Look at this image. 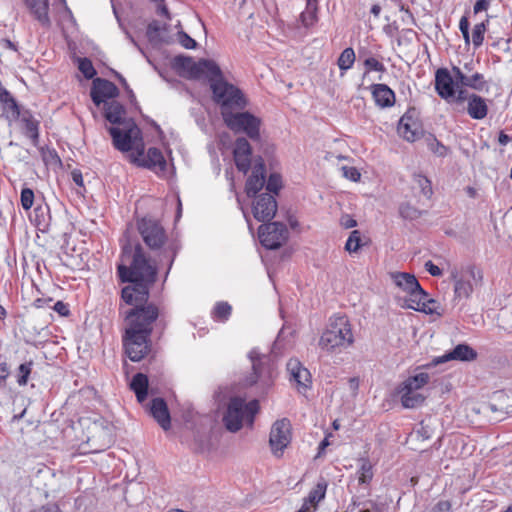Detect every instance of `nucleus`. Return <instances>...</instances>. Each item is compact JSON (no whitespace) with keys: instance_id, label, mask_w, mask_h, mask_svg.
Segmentation results:
<instances>
[{"instance_id":"052dcab7","label":"nucleus","mask_w":512,"mask_h":512,"mask_svg":"<svg viewBox=\"0 0 512 512\" xmlns=\"http://www.w3.org/2000/svg\"><path fill=\"white\" fill-rule=\"evenodd\" d=\"M31 512H60L56 505H46L40 508L34 509Z\"/></svg>"},{"instance_id":"ea45409f","label":"nucleus","mask_w":512,"mask_h":512,"mask_svg":"<svg viewBox=\"0 0 512 512\" xmlns=\"http://www.w3.org/2000/svg\"><path fill=\"white\" fill-rule=\"evenodd\" d=\"M31 368H32V362H27V363H23L19 366L18 368V379H17V383L20 385V386H24L27 384V381H28V377L31 373Z\"/></svg>"},{"instance_id":"13d9d810","label":"nucleus","mask_w":512,"mask_h":512,"mask_svg":"<svg viewBox=\"0 0 512 512\" xmlns=\"http://www.w3.org/2000/svg\"><path fill=\"white\" fill-rule=\"evenodd\" d=\"M425 269L432 275V276H441L442 270L435 265L432 261H427L425 263Z\"/></svg>"},{"instance_id":"1a4fd4ad","label":"nucleus","mask_w":512,"mask_h":512,"mask_svg":"<svg viewBox=\"0 0 512 512\" xmlns=\"http://www.w3.org/2000/svg\"><path fill=\"white\" fill-rule=\"evenodd\" d=\"M292 439V426L287 418L275 421L270 430L269 444L274 456L282 457Z\"/></svg>"},{"instance_id":"6ab92c4d","label":"nucleus","mask_w":512,"mask_h":512,"mask_svg":"<svg viewBox=\"0 0 512 512\" xmlns=\"http://www.w3.org/2000/svg\"><path fill=\"white\" fill-rule=\"evenodd\" d=\"M233 155L237 169L247 173L251 165V146L245 138L236 140Z\"/></svg>"},{"instance_id":"2eb2a0df","label":"nucleus","mask_w":512,"mask_h":512,"mask_svg":"<svg viewBox=\"0 0 512 512\" xmlns=\"http://www.w3.org/2000/svg\"><path fill=\"white\" fill-rule=\"evenodd\" d=\"M277 212V202L273 194L261 193L254 196L252 214L260 222L270 221Z\"/></svg>"},{"instance_id":"4be33fe9","label":"nucleus","mask_w":512,"mask_h":512,"mask_svg":"<svg viewBox=\"0 0 512 512\" xmlns=\"http://www.w3.org/2000/svg\"><path fill=\"white\" fill-rule=\"evenodd\" d=\"M372 97L380 108H390L395 104V93L386 84L371 85Z\"/></svg>"},{"instance_id":"7c9ffc66","label":"nucleus","mask_w":512,"mask_h":512,"mask_svg":"<svg viewBox=\"0 0 512 512\" xmlns=\"http://www.w3.org/2000/svg\"><path fill=\"white\" fill-rule=\"evenodd\" d=\"M21 121L24 124V133L35 144L38 140V127L39 122L28 112L21 116Z\"/></svg>"},{"instance_id":"5701e85b","label":"nucleus","mask_w":512,"mask_h":512,"mask_svg":"<svg viewBox=\"0 0 512 512\" xmlns=\"http://www.w3.org/2000/svg\"><path fill=\"white\" fill-rule=\"evenodd\" d=\"M150 413L164 430L170 428V415L163 399L155 398L152 400Z\"/></svg>"},{"instance_id":"f8f14e48","label":"nucleus","mask_w":512,"mask_h":512,"mask_svg":"<svg viewBox=\"0 0 512 512\" xmlns=\"http://www.w3.org/2000/svg\"><path fill=\"white\" fill-rule=\"evenodd\" d=\"M454 279V300L460 301L471 296L474 286L481 283L482 274L474 267H468L455 275Z\"/></svg>"},{"instance_id":"c756f323","label":"nucleus","mask_w":512,"mask_h":512,"mask_svg":"<svg viewBox=\"0 0 512 512\" xmlns=\"http://www.w3.org/2000/svg\"><path fill=\"white\" fill-rule=\"evenodd\" d=\"M131 389L135 392L137 400L142 403L147 397L148 378L142 373H137L130 384Z\"/></svg>"},{"instance_id":"e433bc0d","label":"nucleus","mask_w":512,"mask_h":512,"mask_svg":"<svg viewBox=\"0 0 512 512\" xmlns=\"http://www.w3.org/2000/svg\"><path fill=\"white\" fill-rule=\"evenodd\" d=\"M361 245V233L358 230H354L350 233L345 243V250L349 253H355L359 250Z\"/></svg>"},{"instance_id":"f704fd0d","label":"nucleus","mask_w":512,"mask_h":512,"mask_svg":"<svg viewBox=\"0 0 512 512\" xmlns=\"http://www.w3.org/2000/svg\"><path fill=\"white\" fill-rule=\"evenodd\" d=\"M355 62V52L352 48H346L340 54L337 64L341 71H347Z\"/></svg>"},{"instance_id":"4468645a","label":"nucleus","mask_w":512,"mask_h":512,"mask_svg":"<svg viewBox=\"0 0 512 512\" xmlns=\"http://www.w3.org/2000/svg\"><path fill=\"white\" fill-rule=\"evenodd\" d=\"M138 231L150 249H159L166 241V233L163 227L150 218H142L137 223Z\"/></svg>"},{"instance_id":"aec40b11","label":"nucleus","mask_w":512,"mask_h":512,"mask_svg":"<svg viewBox=\"0 0 512 512\" xmlns=\"http://www.w3.org/2000/svg\"><path fill=\"white\" fill-rule=\"evenodd\" d=\"M477 357V352L467 344H458L453 350L445 353L443 356L434 359V364L444 363L450 360L473 361Z\"/></svg>"},{"instance_id":"7ed1b4c3","label":"nucleus","mask_w":512,"mask_h":512,"mask_svg":"<svg viewBox=\"0 0 512 512\" xmlns=\"http://www.w3.org/2000/svg\"><path fill=\"white\" fill-rule=\"evenodd\" d=\"M391 279L396 287L395 300L400 307L425 314L436 312L435 300L429 298L413 274L394 272Z\"/></svg>"},{"instance_id":"a18cd8bd","label":"nucleus","mask_w":512,"mask_h":512,"mask_svg":"<svg viewBox=\"0 0 512 512\" xmlns=\"http://www.w3.org/2000/svg\"><path fill=\"white\" fill-rule=\"evenodd\" d=\"M249 358L252 362L254 374L258 377L261 373L262 355L257 349H252L249 352Z\"/></svg>"},{"instance_id":"bb28decb","label":"nucleus","mask_w":512,"mask_h":512,"mask_svg":"<svg viewBox=\"0 0 512 512\" xmlns=\"http://www.w3.org/2000/svg\"><path fill=\"white\" fill-rule=\"evenodd\" d=\"M24 2L39 22L43 25H48L50 23L48 16V0H24Z\"/></svg>"},{"instance_id":"de8ad7c7","label":"nucleus","mask_w":512,"mask_h":512,"mask_svg":"<svg viewBox=\"0 0 512 512\" xmlns=\"http://www.w3.org/2000/svg\"><path fill=\"white\" fill-rule=\"evenodd\" d=\"M177 40L186 49H194L197 46L196 41L181 30L177 33Z\"/></svg>"},{"instance_id":"c9c22d12","label":"nucleus","mask_w":512,"mask_h":512,"mask_svg":"<svg viewBox=\"0 0 512 512\" xmlns=\"http://www.w3.org/2000/svg\"><path fill=\"white\" fill-rule=\"evenodd\" d=\"M489 22V16H487L486 21L476 24L472 31V43L475 47H480L484 41V35L486 32V26Z\"/></svg>"},{"instance_id":"79ce46f5","label":"nucleus","mask_w":512,"mask_h":512,"mask_svg":"<svg viewBox=\"0 0 512 512\" xmlns=\"http://www.w3.org/2000/svg\"><path fill=\"white\" fill-rule=\"evenodd\" d=\"M415 182L425 197L429 198L432 195V187L428 178L423 175H416Z\"/></svg>"},{"instance_id":"9b49d317","label":"nucleus","mask_w":512,"mask_h":512,"mask_svg":"<svg viewBox=\"0 0 512 512\" xmlns=\"http://www.w3.org/2000/svg\"><path fill=\"white\" fill-rule=\"evenodd\" d=\"M128 157L132 163L138 166L153 170L162 176L166 175L167 163L163 154L157 148H149L148 151L145 152L143 145L140 151L134 152V154H128Z\"/></svg>"},{"instance_id":"e2e57ef3","label":"nucleus","mask_w":512,"mask_h":512,"mask_svg":"<svg viewBox=\"0 0 512 512\" xmlns=\"http://www.w3.org/2000/svg\"><path fill=\"white\" fill-rule=\"evenodd\" d=\"M329 445L330 443L328 440V436H326L319 444L317 457H320L324 450L326 449V447H328Z\"/></svg>"},{"instance_id":"72a5a7b5","label":"nucleus","mask_w":512,"mask_h":512,"mask_svg":"<svg viewBox=\"0 0 512 512\" xmlns=\"http://www.w3.org/2000/svg\"><path fill=\"white\" fill-rule=\"evenodd\" d=\"M301 22L305 27H311L317 22L316 0H308L306 9L301 13Z\"/></svg>"},{"instance_id":"c85d7f7f","label":"nucleus","mask_w":512,"mask_h":512,"mask_svg":"<svg viewBox=\"0 0 512 512\" xmlns=\"http://www.w3.org/2000/svg\"><path fill=\"white\" fill-rule=\"evenodd\" d=\"M125 109L124 107L117 101H111L105 106V117L106 119L113 123L123 125L126 121H124Z\"/></svg>"},{"instance_id":"09e8293b","label":"nucleus","mask_w":512,"mask_h":512,"mask_svg":"<svg viewBox=\"0 0 512 512\" xmlns=\"http://www.w3.org/2000/svg\"><path fill=\"white\" fill-rule=\"evenodd\" d=\"M342 175L351 181L358 182L361 178V173L359 170L352 166H342L341 167Z\"/></svg>"},{"instance_id":"423d86ee","label":"nucleus","mask_w":512,"mask_h":512,"mask_svg":"<svg viewBox=\"0 0 512 512\" xmlns=\"http://www.w3.org/2000/svg\"><path fill=\"white\" fill-rule=\"evenodd\" d=\"M429 380L428 373L420 372L408 377L397 387L396 395L400 398L404 408L412 409L424 403L426 395L422 390Z\"/></svg>"},{"instance_id":"a878e982","label":"nucleus","mask_w":512,"mask_h":512,"mask_svg":"<svg viewBox=\"0 0 512 512\" xmlns=\"http://www.w3.org/2000/svg\"><path fill=\"white\" fill-rule=\"evenodd\" d=\"M91 436L87 437V442L100 443V447L108 446L111 442L110 431L104 427L102 421H94L89 427Z\"/></svg>"},{"instance_id":"864d4df0","label":"nucleus","mask_w":512,"mask_h":512,"mask_svg":"<svg viewBox=\"0 0 512 512\" xmlns=\"http://www.w3.org/2000/svg\"><path fill=\"white\" fill-rule=\"evenodd\" d=\"M150 1L156 5V12L158 15H161L168 20L171 19V15H170V12L165 4V0H150Z\"/></svg>"},{"instance_id":"5fc2aeb1","label":"nucleus","mask_w":512,"mask_h":512,"mask_svg":"<svg viewBox=\"0 0 512 512\" xmlns=\"http://www.w3.org/2000/svg\"><path fill=\"white\" fill-rule=\"evenodd\" d=\"M492 1L493 0H477L473 7L474 13L478 14L480 12L487 11Z\"/></svg>"},{"instance_id":"0eeeda50","label":"nucleus","mask_w":512,"mask_h":512,"mask_svg":"<svg viewBox=\"0 0 512 512\" xmlns=\"http://www.w3.org/2000/svg\"><path fill=\"white\" fill-rule=\"evenodd\" d=\"M109 132L113 145L121 152L134 154V152L140 151L143 146L141 130L132 121H127L119 127H110Z\"/></svg>"},{"instance_id":"338daca9","label":"nucleus","mask_w":512,"mask_h":512,"mask_svg":"<svg viewBox=\"0 0 512 512\" xmlns=\"http://www.w3.org/2000/svg\"><path fill=\"white\" fill-rule=\"evenodd\" d=\"M55 310H57L62 315H66L68 313V310L62 302H57L55 304Z\"/></svg>"},{"instance_id":"412c9836","label":"nucleus","mask_w":512,"mask_h":512,"mask_svg":"<svg viewBox=\"0 0 512 512\" xmlns=\"http://www.w3.org/2000/svg\"><path fill=\"white\" fill-rule=\"evenodd\" d=\"M464 101H467V113L472 119L482 120L487 116L488 105L483 97L477 94L464 95Z\"/></svg>"},{"instance_id":"37998d69","label":"nucleus","mask_w":512,"mask_h":512,"mask_svg":"<svg viewBox=\"0 0 512 512\" xmlns=\"http://www.w3.org/2000/svg\"><path fill=\"white\" fill-rule=\"evenodd\" d=\"M21 205L24 210H29L34 203V192L30 188H23L20 197Z\"/></svg>"},{"instance_id":"3c124183","label":"nucleus","mask_w":512,"mask_h":512,"mask_svg":"<svg viewBox=\"0 0 512 512\" xmlns=\"http://www.w3.org/2000/svg\"><path fill=\"white\" fill-rule=\"evenodd\" d=\"M364 65L367 68V72H370V71L384 72L385 71L384 65L374 57L367 58L364 61Z\"/></svg>"},{"instance_id":"69168bd1","label":"nucleus","mask_w":512,"mask_h":512,"mask_svg":"<svg viewBox=\"0 0 512 512\" xmlns=\"http://www.w3.org/2000/svg\"><path fill=\"white\" fill-rule=\"evenodd\" d=\"M72 178H73V181L77 185H79V186L83 185V178H82V174L80 172L73 171L72 172Z\"/></svg>"},{"instance_id":"473e14b6","label":"nucleus","mask_w":512,"mask_h":512,"mask_svg":"<svg viewBox=\"0 0 512 512\" xmlns=\"http://www.w3.org/2000/svg\"><path fill=\"white\" fill-rule=\"evenodd\" d=\"M166 30V25H162L160 22L153 20L147 27V37L150 42L159 43L166 41L163 32Z\"/></svg>"},{"instance_id":"39448f33","label":"nucleus","mask_w":512,"mask_h":512,"mask_svg":"<svg viewBox=\"0 0 512 512\" xmlns=\"http://www.w3.org/2000/svg\"><path fill=\"white\" fill-rule=\"evenodd\" d=\"M258 410L257 400L246 403L239 397L232 398L223 417L225 427L231 432H236L245 424L251 426Z\"/></svg>"},{"instance_id":"6e6d98bb","label":"nucleus","mask_w":512,"mask_h":512,"mask_svg":"<svg viewBox=\"0 0 512 512\" xmlns=\"http://www.w3.org/2000/svg\"><path fill=\"white\" fill-rule=\"evenodd\" d=\"M430 149L438 156H444L447 153V148L436 140L430 144Z\"/></svg>"},{"instance_id":"f257e3e1","label":"nucleus","mask_w":512,"mask_h":512,"mask_svg":"<svg viewBox=\"0 0 512 512\" xmlns=\"http://www.w3.org/2000/svg\"><path fill=\"white\" fill-rule=\"evenodd\" d=\"M118 275L122 282L132 283L122 289L121 295L127 305L134 306L125 312L127 327L123 345L129 359L138 362L150 351L152 324L159 316L156 306H143L148 299L149 285L155 281L156 267L146 259L140 246L133 253L130 246H124Z\"/></svg>"},{"instance_id":"393cba45","label":"nucleus","mask_w":512,"mask_h":512,"mask_svg":"<svg viewBox=\"0 0 512 512\" xmlns=\"http://www.w3.org/2000/svg\"><path fill=\"white\" fill-rule=\"evenodd\" d=\"M0 103L2 104L3 114L10 120H16L20 117V110L12 95L2 86H0Z\"/></svg>"},{"instance_id":"dca6fc26","label":"nucleus","mask_w":512,"mask_h":512,"mask_svg":"<svg viewBox=\"0 0 512 512\" xmlns=\"http://www.w3.org/2000/svg\"><path fill=\"white\" fill-rule=\"evenodd\" d=\"M118 95V88L114 83L96 78L92 83L91 98L96 106L105 102L107 99H112Z\"/></svg>"},{"instance_id":"58836bf2","label":"nucleus","mask_w":512,"mask_h":512,"mask_svg":"<svg viewBox=\"0 0 512 512\" xmlns=\"http://www.w3.org/2000/svg\"><path fill=\"white\" fill-rule=\"evenodd\" d=\"M282 187L281 176L277 173H272L267 181L266 188L270 194H277Z\"/></svg>"},{"instance_id":"0e129e2a","label":"nucleus","mask_w":512,"mask_h":512,"mask_svg":"<svg viewBox=\"0 0 512 512\" xmlns=\"http://www.w3.org/2000/svg\"><path fill=\"white\" fill-rule=\"evenodd\" d=\"M9 375V369L6 363L0 365V379L5 380Z\"/></svg>"},{"instance_id":"a211bd4d","label":"nucleus","mask_w":512,"mask_h":512,"mask_svg":"<svg viewBox=\"0 0 512 512\" xmlns=\"http://www.w3.org/2000/svg\"><path fill=\"white\" fill-rule=\"evenodd\" d=\"M265 184V166L262 159L255 162L252 174L246 181L245 191L248 197L257 196L256 194Z\"/></svg>"},{"instance_id":"a19ab883","label":"nucleus","mask_w":512,"mask_h":512,"mask_svg":"<svg viewBox=\"0 0 512 512\" xmlns=\"http://www.w3.org/2000/svg\"><path fill=\"white\" fill-rule=\"evenodd\" d=\"M451 74H452L453 78L455 79V85H456V88H458V91L462 90V87H467L469 76H466L459 67L454 66L452 68Z\"/></svg>"},{"instance_id":"bf43d9fd","label":"nucleus","mask_w":512,"mask_h":512,"mask_svg":"<svg viewBox=\"0 0 512 512\" xmlns=\"http://www.w3.org/2000/svg\"><path fill=\"white\" fill-rule=\"evenodd\" d=\"M341 225L346 228V229H349V228H353L357 225V222L356 220H354L351 216L349 215H344L341 217Z\"/></svg>"},{"instance_id":"774afa93","label":"nucleus","mask_w":512,"mask_h":512,"mask_svg":"<svg viewBox=\"0 0 512 512\" xmlns=\"http://www.w3.org/2000/svg\"><path fill=\"white\" fill-rule=\"evenodd\" d=\"M510 142V137L506 135L505 133L501 132L499 135V143L501 145H506Z\"/></svg>"},{"instance_id":"9d476101","label":"nucleus","mask_w":512,"mask_h":512,"mask_svg":"<svg viewBox=\"0 0 512 512\" xmlns=\"http://www.w3.org/2000/svg\"><path fill=\"white\" fill-rule=\"evenodd\" d=\"M435 90L438 95L448 103L464 101V91L456 88L455 79L445 68L438 69L435 74Z\"/></svg>"},{"instance_id":"6e6552de","label":"nucleus","mask_w":512,"mask_h":512,"mask_svg":"<svg viewBox=\"0 0 512 512\" xmlns=\"http://www.w3.org/2000/svg\"><path fill=\"white\" fill-rule=\"evenodd\" d=\"M225 124L235 132H244L251 139L259 138L260 119L249 112H225Z\"/></svg>"},{"instance_id":"2f4dec72","label":"nucleus","mask_w":512,"mask_h":512,"mask_svg":"<svg viewBox=\"0 0 512 512\" xmlns=\"http://www.w3.org/2000/svg\"><path fill=\"white\" fill-rule=\"evenodd\" d=\"M357 479L359 484H369L373 478V466L366 458L359 460V468L357 470Z\"/></svg>"},{"instance_id":"20e7f679","label":"nucleus","mask_w":512,"mask_h":512,"mask_svg":"<svg viewBox=\"0 0 512 512\" xmlns=\"http://www.w3.org/2000/svg\"><path fill=\"white\" fill-rule=\"evenodd\" d=\"M354 334L346 316H333L320 336L319 347L327 352L338 353L351 347Z\"/></svg>"},{"instance_id":"603ef678","label":"nucleus","mask_w":512,"mask_h":512,"mask_svg":"<svg viewBox=\"0 0 512 512\" xmlns=\"http://www.w3.org/2000/svg\"><path fill=\"white\" fill-rule=\"evenodd\" d=\"M469 26L468 18L466 16H462L459 22V29L466 44L470 42Z\"/></svg>"},{"instance_id":"f3484780","label":"nucleus","mask_w":512,"mask_h":512,"mask_svg":"<svg viewBox=\"0 0 512 512\" xmlns=\"http://www.w3.org/2000/svg\"><path fill=\"white\" fill-rule=\"evenodd\" d=\"M287 371L290 375V380L296 383L298 391L304 393L311 383V374L308 369L299 360L290 359L287 363Z\"/></svg>"},{"instance_id":"4d7b16f0","label":"nucleus","mask_w":512,"mask_h":512,"mask_svg":"<svg viewBox=\"0 0 512 512\" xmlns=\"http://www.w3.org/2000/svg\"><path fill=\"white\" fill-rule=\"evenodd\" d=\"M451 504L448 501H440L433 508L431 512H450Z\"/></svg>"},{"instance_id":"b1692460","label":"nucleus","mask_w":512,"mask_h":512,"mask_svg":"<svg viewBox=\"0 0 512 512\" xmlns=\"http://www.w3.org/2000/svg\"><path fill=\"white\" fill-rule=\"evenodd\" d=\"M327 486V482L324 479L319 480L315 487L309 492L302 507L306 506L308 511L314 512L317 509L318 503L325 498Z\"/></svg>"},{"instance_id":"cd10ccee","label":"nucleus","mask_w":512,"mask_h":512,"mask_svg":"<svg viewBox=\"0 0 512 512\" xmlns=\"http://www.w3.org/2000/svg\"><path fill=\"white\" fill-rule=\"evenodd\" d=\"M399 134L407 141H415L419 136V129L416 122L405 114L401 117L398 125Z\"/></svg>"},{"instance_id":"8fccbe9b","label":"nucleus","mask_w":512,"mask_h":512,"mask_svg":"<svg viewBox=\"0 0 512 512\" xmlns=\"http://www.w3.org/2000/svg\"><path fill=\"white\" fill-rule=\"evenodd\" d=\"M399 212L405 219H415L419 216V211L409 204H402L399 208Z\"/></svg>"},{"instance_id":"c03bdc74","label":"nucleus","mask_w":512,"mask_h":512,"mask_svg":"<svg viewBox=\"0 0 512 512\" xmlns=\"http://www.w3.org/2000/svg\"><path fill=\"white\" fill-rule=\"evenodd\" d=\"M78 68L87 79L93 78L94 75L96 74V71L92 65V62L87 58H83V59L79 60Z\"/></svg>"},{"instance_id":"49530a36","label":"nucleus","mask_w":512,"mask_h":512,"mask_svg":"<svg viewBox=\"0 0 512 512\" xmlns=\"http://www.w3.org/2000/svg\"><path fill=\"white\" fill-rule=\"evenodd\" d=\"M468 83L467 87L475 89V90H482L485 86L484 77L480 73H474L473 75L468 77Z\"/></svg>"},{"instance_id":"680f3d73","label":"nucleus","mask_w":512,"mask_h":512,"mask_svg":"<svg viewBox=\"0 0 512 512\" xmlns=\"http://www.w3.org/2000/svg\"><path fill=\"white\" fill-rule=\"evenodd\" d=\"M348 385L353 395H356L359 388V379L358 378H350L348 381Z\"/></svg>"},{"instance_id":"4c0bfd02","label":"nucleus","mask_w":512,"mask_h":512,"mask_svg":"<svg viewBox=\"0 0 512 512\" xmlns=\"http://www.w3.org/2000/svg\"><path fill=\"white\" fill-rule=\"evenodd\" d=\"M231 306L227 302H219L216 304L213 315L214 318L220 321H225L231 314Z\"/></svg>"},{"instance_id":"ddd939ff","label":"nucleus","mask_w":512,"mask_h":512,"mask_svg":"<svg viewBox=\"0 0 512 512\" xmlns=\"http://www.w3.org/2000/svg\"><path fill=\"white\" fill-rule=\"evenodd\" d=\"M258 237L267 249H277L288 239L287 227L280 222L263 224L259 227Z\"/></svg>"},{"instance_id":"f03ea898","label":"nucleus","mask_w":512,"mask_h":512,"mask_svg":"<svg viewBox=\"0 0 512 512\" xmlns=\"http://www.w3.org/2000/svg\"><path fill=\"white\" fill-rule=\"evenodd\" d=\"M183 67L194 79L206 78L210 83L214 101L220 105L222 117L225 112L241 110L247 105L246 98L235 85L224 80L219 66L212 60L201 59L198 62L185 58Z\"/></svg>"}]
</instances>
